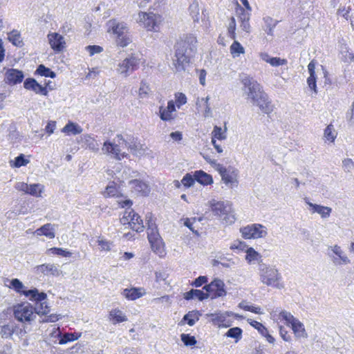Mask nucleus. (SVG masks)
Here are the masks:
<instances>
[{
    "instance_id": "nucleus-1",
    "label": "nucleus",
    "mask_w": 354,
    "mask_h": 354,
    "mask_svg": "<svg viewBox=\"0 0 354 354\" xmlns=\"http://www.w3.org/2000/svg\"><path fill=\"white\" fill-rule=\"evenodd\" d=\"M196 37L193 35H186L178 41L173 60L176 70H183L185 66L190 62L196 50Z\"/></svg>"
},
{
    "instance_id": "nucleus-2",
    "label": "nucleus",
    "mask_w": 354,
    "mask_h": 354,
    "mask_svg": "<svg viewBox=\"0 0 354 354\" xmlns=\"http://www.w3.org/2000/svg\"><path fill=\"white\" fill-rule=\"evenodd\" d=\"M259 275L261 282L268 286L281 290L284 288L282 277L279 270L270 266L262 263L259 266Z\"/></svg>"
},
{
    "instance_id": "nucleus-3",
    "label": "nucleus",
    "mask_w": 354,
    "mask_h": 354,
    "mask_svg": "<svg viewBox=\"0 0 354 354\" xmlns=\"http://www.w3.org/2000/svg\"><path fill=\"white\" fill-rule=\"evenodd\" d=\"M211 211L214 215L218 216L223 224L232 225L236 221V217L230 201H216L212 200L209 202Z\"/></svg>"
},
{
    "instance_id": "nucleus-4",
    "label": "nucleus",
    "mask_w": 354,
    "mask_h": 354,
    "mask_svg": "<svg viewBox=\"0 0 354 354\" xmlns=\"http://www.w3.org/2000/svg\"><path fill=\"white\" fill-rule=\"evenodd\" d=\"M241 82L243 85V91L245 98L253 104L265 92L261 85L246 74L241 76Z\"/></svg>"
},
{
    "instance_id": "nucleus-5",
    "label": "nucleus",
    "mask_w": 354,
    "mask_h": 354,
    "mask_svg": "<svg viewBox=\"0 0 354 354\" xmlns=\"http://www.w3.org/2000/svg\"><path fill=\"white\" fill-rule=\"evenodd\" d=\"M126 147H127V142L122 136L117 135L113 142H104L102 150L104 153L111 154L115 158L120 160L127 156L125 152L122 151Z\"/></svg>"
},
{
    "instance_id": "nucleus-6",
    "label": "nucleus",
    "mask_w": 354,
    "mask_h": 354,
    "mask_svg": "<svg viewBox=\"0 0 354 354\" xmlns=\"http://www.w3.org/2000/svg\"><path fill=\"white\" fill-rule=\"evenodd\" d=\"M24 295L30 300L36 302L34 308L35 313L38 315H47L50 312L49 306L46 303V294L39 292L36 288L25 291Z\"/></svg>"
},
{
    "instance_id": "nucleus-7",
    "label": "nucleus",
    "mask_w": 354,
    "mask_h": 354,
    "mask_svg": "<svg viewBox=\"0 0 354 354\" xmlns=\"http://www.w3.org/2000/svg\"><path fill=\"white\" fill-rule=\"evenodd\" d=\"M241 236L245 239H257L267 236V228L259 223H254L242 227L239 230Z\"/></svg>"
},
{
    "instance_id": "nucleus-8",
    "label": "nucleus",
    "mask_w": 354,
    "mask_h": 354,
    "mask_svg": "<svg viewBox=\"0 0 354 354\" xmlns=\"http://www.w3.org/2000/svg\"><path fill=\"white\" fill-rule=\"evenodd\" d=\"M137 21L147 30L156 32L162 21V17L153 12H140Z\"/></svg>"
},
{
    "instance_id": "nucleus-9",
    "label": "nucleus",
    "mask_w": 354,
    "mask_h": 354,
    "mask_svg": "<svg viewBox=\"0 0 354 354\" xmlns=\"http://www.w3.org/2000/svg\"><path fill=\"white\" fill-rule=\"evenodd\" d=\"M120 223L123 225H129L133 230L137 232H142L145 227L140 216L132 209L124 212L123 216L120 218Z\"/></svg>"
},
{
    "instance_id": "nucleus-10",
    "label": "nucleus",
    "mask_w": 354,
    "mask_h": 354,
    "mask_svg": "<svg viewBox=\"0 0 354 354\" xmlns=\"http://www.w3.org/2000/svg\"><path fill=\"white\" fill-rule=\"evenodd\" d=\"M34 308L29 304H23L15 307V317L21 322H30L35 317Z\"/></svg>"
},
{
    "instance_id": "nucleus-11",
    "label": "nucleus",
    "mask_w": 354,
    "mask_h": 354,
    "mask_svg": "<svg viewBox=\"0 0 354 354\" xmlns=\"http://www.w3.org/2000/svg\"><path fill=\"white\" fill-rule=\"evenodd\" d=\"M211 299H216L218 297H223L226 295L224 282L219 279H214L209 284H207L203 288Z\"/></svg>"
},
{
    "instance_id": "nucleus-12",
    "label": "nucleus",
    "mask_w": 354,
    "mask_h": 354,
    "mask_svg": "<svg viewBox=\"0 0 354 354\" xmlns=\"http://www.w3.org/2000/svg\"><path fill=\"white\" fill-rule=\"evenodd\" d=\"M232 315L233 313L229 311H216L214 313L206 314V317L210 318V321L213 324L217 325L218 327L227 328L232 325V322L230 317Z\"/></svg>"
},
{
    "instance_id": "nucleus-13",
    "label": "nucleus",
    "mask_w": 354,
    "mask_h": 354,
    "mask_svg": "<svg viewBox=\"0 0 354 354\" xmlns=\"http://www.w3.org/2000/svg\"><path fill=\"white\" fill-rule=\"evenodd\" d=\"M139 64V59L135 56L127 57L118 64L116 71L118 73L127 77L135 71Z\"/></svg>"
},
{
    "instance_id": "nucleus-14",
    "label": "nucleus",
    "mask_w": 354,
    "mask_h": 354,
    "mask_svg": "<svg viewBox=\"0 0 354 354\" xmlns=\"http://www.w3.org/2000/svg\"><path fill=\"white\" fill-rule=\"evenodd\" d=\"M216 170L221 174L222 180L227 186L230 187L236 186L237 171L236 170L233 169H226L222 165H217Z\"/></svg>"
},
{
    "instance_id": "nucleus-15",
    "label": "nucleus",
    "mask_w": 354,
    "mask_h": 354,
    "mask_svg": "<svg viewBox=\"0 0 354 354\" xmlns=\"http://www.w3.org/2000/svg\"><path fill=\"white\" fill-rule=\"evenodd\" d=\"M48 39L50 47L56 52H61L65 48V39L59 33H49L48 35Z\"/></svg>"
},
{
    "instance_id": "nucleus-16",
    "label": "nucleus",
    "mask_w": 354,
    "mask_h": 354,
    "mask_svg": "<svg viewBox=\"0 0 354 354\" xmlns=\"http://www.w3.org/2000/svg\"><path fill=\"white\" fill-rule=\"evenodd\" d=\"M252 104L258 106L261 112L265 114H270L274 109L272 102L266 93L260 95Z\"/></svg>"
},
{
    "instance_id": "nucleus-17",
    "label": "nucleus",
    "mask_w": 354,
    "mask_h": 354,
    "mask_svg": "<svg viewBox=\"0 0 354 354\" xmlns=\"http://www.w3.org/2000/svg\"><path fill=\"white\" fill-rule=\"evenodd\" d=\"M35 272L38 274L52 275L58 277L62 274V271L57 265L53 263H46L37 266L35 268Z\"/></svg>"
},
{
    "instance_id": "nucleus-18",
    "label": "nucleus",
    "mask_w": 354,
    "mask_h": 354,
    "mask_svg": "<svg viewBox=\"0 0 354 354\" xmlns=\"http://www.w3.org/2000/svg\"><path fill=\"white\" fill-rule=\"evenodd\" d=\"M176 112L175 104L173 100L167 102V107L162 106L159 108V115L163 121H170L175 118L174 113Z\"/></svg>"
},
{
    "instance_id": "nucleus-19",
    "label": "nucleus",
    "mask_w": 354,
    "mask_h": 354,
    "mask_svg": "<svg viewBox=\"0 0 354 354\" xmlns=\"http://www.w3.org/2000/svg\"><path fill=\"white\" fill-rule=\"evenodd\" d=\"M24 86L26 89L32 91L37 94H41L45 96L48 95L46 86H41L35 79H26L24 83Z\"/></svg>"
},
{
    "instance_id": "nucleus-20",
    "label": "nucleus",
    "mask_w": 354,
    "mask_h": 354,
    "mask_svg": "<svg viewBox=\"0 0 354 354\" xmlns=\"http://www.w3.org/2000/svg\"><path fill=\"white\" fill-rule=\"evenodd\" d=\"M108 32L113 33L115 38L119 37V35H124L128 32V28L124 23H120L116 20H110L108 22Z\"/></svg>"
},
{
    "instance_id": "nucleus-21",
    "label": "nucleus",
    "mask_w": 354,
    "mask_h": 354,
    "mask_svg": "<svg viewBox=\"0 0 354 354\" xmlns=\"http://www.w3.org/2000/svg\"><path fill=\"white\" fill-rule=\"evenodd\" d=\"M306 203L309 206L310 211L312 214L317 213L323 219H326L330 217V213L332 212V209L330 207L313 203L308 201H306Z\"/></svg>"
},
{
    "instance_id": "nucleus-22",
    "label": "nucleus",
    "mask_w": 354,
    "mask_h": 354,
    "mask_svg": "<svg viewBox=\"0 0 354 354\" xmlns=\"http://www.w3.org/2000/svg\"><path fill=\"white\" fill-rule=\"evenodd\" d=\"M22 71L15 68H10L6 73V81L8 84L15 85L21 83L24 79Z\"/></svg>"
},
{
    "instance_id": "nucleus-23",
    "label": "nucleus",
    "mask_w": 354,
    "mask_h": 354,
    "mask_svg": "<svg viewBox=\"0 0 354 354\" xmlns=\"http://www.w3.org/2000/svg\"><path fill=\"white\" fill-rule=\"evenodd\" d=\"M129 185L132 192L140 193L142 195L146 196L150 192L149 185L146 183L138 179L129 180Z\"/></svg>"
},
{
    "instance_id": "nucleus-24",
    "label": "nucleus",
    "mask_w": 354,
    "mask_h": 354,
    "mask_svg": "<svg viewBox=\"0 0 354 354\" xmlns=\"http://www.w3.org/2000/svg\"><path fill=\"white\" fill-rule=\"evenodd\" d=\"M121 294L127 299L134 301L143 297L146 292L143 288H131L124 289Z\"/></svg>"
},
{
    "instance_id": "nucleus-25",
    "label": "nucleus",
    "mask_w": 354,
    "mask_h": 354,
    "mask_svg": "<svg viewBox=\"0 0 354 354\" xmlns=\"http://www.w3.org/2000/svg\"><path fill=\"white\" fill-rule=\"evenodd\" d=\"M330 249L333 251V252L337 256V257H334L333 261L335 264L337 265H342V264H348L350 263L351 261L348 258V257L345 254L344 251L342 250L341 247L335 245L334 246L330 247Z\"/></svg>"
},
{
    "instance_id": "nucleus-26",
    "label": "nucleus",
    "mask_w": 354,
    "mask_h": 354,
    "mask_svg": "<svg viewBox=\"0 0 354 354\" xmlns=\"http://www.w3.org/2000/svg\"><path fill=\"white\" fill-rule=\"evenodd\" d=\"M108 318L113 324L124 322L128 320L125 314L119 308L112 309L109 313Z\"/></svg>"
},
{
    "instance_id": "nucleus-27",
    "label": "nucleus",
    "mask_w": 354,
    "mask_h": 354,
    "mask_svg": "<svg viewBox=\"0 0 354 354\" xmlns=\"http://www.w3.org/2000/svg\"><path fill=\"white\" fill-rule=\"evenodd\" d=\"M35 234L37 236L44 235L48 239H53L55 236L54 225H52L51 223H46L37 229Z\"/></svg>"
},
{
    "instance_id": "nucleus-28",
    "label": "nucleus",
    "mask_w": 354,
    "mask_h": 354,
    "mask_svg": "<svg viewBox=\"0 0 354 354\" xmlns=\"http://www.w3.org/2000/svg\"><path fill=\"white\" fill-rule=\"evenodd\" d=\"M147 232L149 241L161 238L157 226L151 217L147 221Z\"/></svg>"
},
{
    "instance_id": "nucleus-29",
    "label": "nucleus",
    "mask_w": 354,
    "mask_h": 354,
    "mask_svg": "<svg viewBox=\"0 0 354 354\" xmlns=\"http://www.w3.org/2000/svg\"><path fill=\"white\" fill-rule=\"evenodd\" d=\"M290 326L297 337L306 338L308 337V334L305 330L304 325L298 319L295 320Z\"/></svg>"
},
{
    "instance_id": "nucleus-30",
    "label": "nucleus",
    "mask_w": 354,
    "mask_h": 354,
    "mask_svg": "<svg viewBox=\"0 0 354 354\" xmlns=\"http://www.w3.org/2000/svg\"><path fill=\"white\" fill-rule=\"evenodd\" d=\"M272 317L274 321L281 319L284 320L288 326H290L297 319L290 312L284 310H281L278 315L276 313L272 314Z\"/></svg>"
},
{
    "instance_id": "nucleus-31",
    "label": "nucleus",
    "mask_w": 354,
    "mask_h": 354,
    "mask_svg": "<svg viewBox=\"0 0 354 354\" xmlns=\"http://www.w3.org/2000/svg\"><path fill=\"white\" fill-rule=\"evenodd\" d=\"M82 131V128L79 124L73 122H68L62 129V131L67 135H77Z\"/></svg>"
},
{
    "instance_id": "nucleus-32",
    "label": "nucleus",
    "mask_w": 354,
    "mask_h": 354,
    "mask_svg": "<svg viewBox=\"0 0 354 354\" xmlns=\"http://www.w3.org/2000/svg\"><path fill=\"white\" fill-rule=\"evenodd\" d=\"M194 177L196 181L203 185H210L213 183L212 177L201 170L195 171Z\"/></svg>"
},
{
    "instance_id": "nucleus-33",
    "label": "nucleus",
    "mask_w": 354,
    "mask_h": 354,
    "mask_svg": "<svg viewBox=\"0 0 354 354\" xmlns=\"http://www.w3.org/2000/svg\"><path fill=\"white\" fill-rule=\"evenodd\" d=\"M130 152L137 157H142L147 153V147L140 143H134L127 146Z\"/></svg>"
},
{
    "instance_id": "nucleus-34",
    "label": "nucleus",
    "mask_w": 354,
    "mask_h": 354,
    "mask_svg": "<svg viewBox=\"0 0 354 354\" xmlns=\"http://www.w3.org/2000/svg\"><path fill=\"white\" fill-rule=\"evenodd\" d=\"M44 190V186L39 183H34L28 185L27 194L35 197H41Z\"/></svg>"
},
{
    "instance_id": "nucleus-35",
    "label": "nucleus",
    "mask_w": 354,
    "mask_h": 354,
    "mask_svg": "<svg viewBox=\"0 0 354 354\" xmlns=\"http://www.w3.org/2000/svg\"><path fill=\"white\" fill-rule=\"evenodd\" d=\"M230 51L232 57L236 58L245 53V48L239 41L234 40L230 47Z\"/></svg>"
},
{
    "instance_id": "nucleus-36",
    "label": "nucleus",
    "mask_w": 354,
    "mask_h": 354,
    "mask_svg": "<svg viewBox=\"0 0 354 354\" xmlns=\"http://www.w3.org/2000/svg\"><path fill=\"white\" fill-rule=\"evenodd\" d=\"M152 250L159 256L165 253L164 243L161 238L149 241Z\"/></svg>"
},
{
    "instance_id": "nucleus-37",
    "label": "nucleus",
    "mask_w": 354,
    "mask_h": 354,
    "mask_svg": "<svg viewBox=\"0 0 354 354\" xmlns=\"http://www.w3.org/2000/svg\"><path fill=\"white\" fill-rule=\"evenodd\" d=\"M201 315L198 310L189 311L184 315L183 320L186 321L189 326H192L198 321Z\"/></svg>"
},
{
    "instance_id": "nucleus-38",
    "label": "nucleus",
    "mask_w": 354,
    "mask_h": 354,
    "mask_svg": "<svg viewBox=\"0 0 354 354\" xmlns=\"http://www.w3.org/2000/svg\"><path fill=\"white\" fill-rule=\"evenodd\" d=\"M104 194L109 197H119L121 196L118 187L113 182L107 185Z\"/></svg>"
},
{
    "instance_id": "nucleus-39",
    "label": "nucleus",
    "mask_w": 354,
    "mask_h": 354,
    "mask_svg": "<svg viewBox=\"0 0 354 354\" xmlns=\"http://www.w3.org/2000/svg\"><path fill=\"white\" fill-rule=\"evenodd\" d=\"M8 40L16 46H21L23 44L20 33L17 30H12L8 34Z\"/></svg>"
},
{
    "instance_id": "nucleus-40",
    "label": "nucleus",
    "mask_w": 354,
    "mask_h": 354,
    "mask_svg": "<svg viewBox=\"0 0 354 354\" xmlns=\"http://www.w3.org/2000/svg\"><path fill=\"white\" fill-rule=\"evenodd\" d=\"M150 93L151 88L149 84L146 81L142 80L140 83V86L138 91L139 97L142 99L147 98L149 97Z\"/></svg>"
},
{
    "instance_id": "nucleus-41",
    "label": "nucleus",
    "mask_w": 354,
    "mask_h": 354,
    "mask_svg": "<svg viewBox=\"0 0 354 354\" xmlns=\"http://www.w3.org/2000/svg\"><path fill=\"white\" fill-rule=\"evenodd\" d=\"M117 174H118V176H116V178L120 181H124L129 178L137 176L138 173L136 171L126 167L124 169L121 176H120V172H118Z\"/></svg>"
},
{
    "instance_id": "nucleus-42",
    "label": "nucleus",
    "mask_w": 354,
    "mask_h": 354,
    "mask_svg": "<svg viewBox=\"0 0 354 354\" xmlns=\"http://www.w3.org/2000/svg\"><path fill=\"white\" fill-rule=\"evenodd\" d=\"M226 131V127H225L224 129H222L221 127L215 126L212 132V136H213L214 138H216L220 140H225L227 138Z\"/></svg>"
},
{
    "instance_id": "nucleus-43",
    "label": "nucleus",
    "mask_w": 354,
    "mask_h": 354,
    "mask_svg": "<svg viewBox=\"0 0 354 354\" xmlns=\"http://www.w3.org/2000/svg\"><path fill=\"white\" fill-rule=\"evenodd\" d=\"M30 162V160L25 158L24 154L21 153L19 156L15 158L14 161H10V164L11 167H21L22 166H26Z\"/></svg>"
},
{
    "instance_id": "nucleus-44",
    "label": "nucleus",
    "mask_w": 354,
    "mask_h": 354,
    "mask_svg": "<svg viewBox=\"0 0 354 354\" xmlns=\"http://www.w3.org/2000/svg\"><path fill=\"white\" fill-rule=\"evenodd\" d=\"M115 41L118 46L120 47H126L132 41V39L129 35V32H127L122 35H119V37L115 38Z\"/></svg>"
},
{
    "instance_id": "nucleus-45",
    "label": "nucleus",
    "mask_w": 354,
    "mask_h": 354,
    "mask_svg": "<svg viewBox=\"0 0 354 354\" xmlns=\"http://www.w3.org/2000/svg\"><path fill=\"white\" fill-rule=\"evenodd\" d=\"M260 257L261 255L254 248H249L246 250L245 259L249 263L257 261Z\"/></svg>"
},
{
    "instance_id": "nucleus-46",
    "label": "nucleus",
    "mask_w": 354,
    "mask_h": 354,
    "mask_svg": "<svg viewBox=\"0 0 354 354\" xmlns=\"http://www.w3.org/2000/svg\"><path fill=\"white\" fill-rule=\"evenodd\" d=\"M37 73L44 77H55V73L52 71L50 68H46L44 65L40 64L37 71Z\"/></svg>"
},
{
    "instance_id": "nucleus-47",
    "label": "nucleus",
    "mask_w": 354,
    "mask_h": 354,
    "mask_svg": "<svg viewBox=\"0 0 354 354\" xmlns=\"http://www.w3.org/2000/svg\"><path fill=\"white\" fill-rule=\"evenodd\" d=\"M10 287L12 288L16 292H17L19 293L24 294V292L26 291L24 290V284L18 279H12L10 281Z\"/></svg>"
},
{
    "instance_id": "nucleus-48",
    "label": "nucleus",
    "mask_w": 354,
    "mask_h": 354,
    "mask_svg": "<svg viewBox=\"0 0 354 354\" xmlns=\"http://www.w3.org/2000/svg\"><path fill=\"white\" fill-rule=\"evenodd\" d=\"M187 97L184 93L180 92L175 93L174 104H176V106L178 109H180L181 106L187 103Z\"/></svg>"
},
{
    "instance_id": "nucleus-49",
    "label": "nucleus",
    "mask_w": 354,
    "mask_h": 354,
    "mask_svg": "<svg viewBox=\"0 0 354 354\" xmlns=\"http://www.w3.org/2000/svg\"><path fill=\"white\" fill-rule=\"evenodd\" d=\"M236 21L234 17L230 18L228 26H227V32L230 38L235 39L236 38Z\"/></svg>"
},
{
    "instance_id": "nucleus-50",
    "label": "nucleus",
    "mask_w": 354,
    "mask_h": 354,
    "mask_svg": "<svg viewBox=\"0 0 354 354\" xmlns=\"http://www.w3.org/2000/svg\"><path fill=\"white\" fill-rule=\"evenodd\" d=\"M242 330L239 327H234L229 329L226 333V335L229 337L240 339L241 337Z\"/></svg>"
},
{
    "instance_id": "nucleus-51",
    "label": "nucleus",
    "mask_w": 354,
    "mask_h": 354,
    "mask_svg": "<svg viewBox=\"0 0 354 354\" xmlns=\"http://www.w3.org/2000/svg\"><path fill=\"white\" fill-rule=\"evenodd\" d=\"M77 339V337L74 333H65L62 336H60L59 343L60 344H64L69 342L75 341Z\"/></svg>"
},
{
    "instance_id": "nucleus-52",
    "label": "nucleus",
    "mask_w": 354,
    "mask_h": 354,
    "mask_svg": "<svg viewBox=\"0 0 354 354\" xmlns=\"http://www.w3.org/2000/svg\"><path fill=\"white\" fill-rule=\"evenodd\" d=\"M196 181L194 175L192 176L190 174H187L181 180L182 184L187 187L192 186Z\"/></svg>"
},
{
    "instance_id": "nucleus-53",
    "label": "nucleus",
    "mask_w": 354,
    "mask_h": 354,
    "mask_svg": "<svg viewBox=\"0 0 354 354\" xmlns=\"http://www.w3.org/2000/svg\"><path fill=\"white\" fill-rule=\"evenodd\" d=\"M181 340L186 346H194L196 344V340L194 336H191L189 334H182Z\"/></svg>"
},
{
    "instance_id": "nucleus-54",
    "label": "nucleus",
    "mask_w": 354,
    "mask_h": 354,
    "mask_svg": "<svg viewBox=\"0 0 354 354\" xmlns=\"http://www.w3.org/2000/svg\"><path fill=\"white\" fill-rule=\"evenodd\" d=\"M209 97L207 96L206 97H203L201 98V102L203 103L204 104V112H203V116L205 118H208V117H210L212 115V111H211V108H210V106L209 104Z\"/></svg>"
},
{
    "instance_id": "nucleus-55",
    "label": "nucleus",
    "mask_w": 354,
    "mask_h": 354,
    "mask_svg": "<svg viewBox=\"0 0 354 354\" xmlns=\"http://www.w3.org/2000/svg\"><path fill=\"white\" fill-rule=\"evenodd\" d=\"M324 137L327 140L330 142H333L336 138V133L330 125L325 129Z\"/></svg>"
},
{
    "instance_id": "nucleus-56",
    "label": "nucleus",
    "mask_w": 354,
    "mask_h": 354,
    "mask_svg": "<svg viewBox=\"0 0 354 354\" xmlns=\"http://www.w3.org/2000/svg\"><path fill=\"white\" fill-rule=\"evenodd\" d=\"M85 49L89 53L90 56L100 53L103 51V48L97 45L87 46Z\"/></svg>"
},
{
    "instance_id": "nucleus-57",
    "label": "nucleus",
    "mask_w": 354,
    "mask_h": 354,
    "mask_svg": "<svg viewBox=\"0 0 354 354\" xmlns=\"http://www.w3.org/2000/svg\"><path fill=\"white\" fill-rule=\"evenodd\" d=\"M248 322L252 326L256 328L261 335L266 333L267 328H266L261 323L252 319H248Z\"/></svg>"
},
{
    "instance_id": "nucleus-58",
    "label": "nucleus",
    "mask_w": 354,
    "mask_h": 354,
    "mask_svg": "<svg viewBox=\"0 0 354 354\" xmlns=\"http://www.w3.org/2000/svg\"><path fill=\"white\" fill-rule=\"evenodd\" d=\"M50 250L53 254L62 257H71L72 254L71 252L59 248H52L50 249Z\"/></svg>"
},
{
    "instance_id": "nucleus-59",
    "label": "nucleus",
    "mask_w": 354,
    "mask_h": 354,
    "mask_svg": "<svg viewBox=\"0 0 354 354\" xmlns=\"http://www.w3.org/2000/svg\"><path fill=\"white\" fill-rule=\"evenodd\" d=\"M316 82H317L316 76L308 77L307 79L308 86L312 91H313L315 94L317 93Z\"/></svg>"
},
{
    "instance_id": "nucleus-60",
    "label": "nucleus",
    "mask_w": 354,
    "mask_h": 354,
    "mask_svg": "<svg viewBox=\"0 0 354 354\" xmlns=\"http://www.w3.org/2000/svg\"><path fill=\"white\" fill-rule=\"evenodd\" d=\"M268 63L272 66H279L286 64L287 61L280 57H271Z\"/></svg>"
},
{
    "instance_id": "nucleus-61",
    "label": "nucleus",
    "mask_w": 354,
    "mask_h": 354,
    "mask_svg": "<svg viewBox=\"0 0 354 354\" xmlns=\"http://www.w3.org/2000/svg\"><path fill=\"white\" fill-rule=\"evenodd\" d=\"M97 243L100 246L102 250L110 251L111 248V243L105 239H99Z\"/></svg>"
},
{
    "instance_id": "nucleus-62",
    "label": "nucleus",
    "mask_w": 354,
    "mask_h": 354,
    "mask_svg": "<svg viewBox=\"0 0 354 354\" xmlns=\"http://www.w3.org/2000/svg\"><path fill=\"white\" fill-rule=\"evenodd\" d=\"M342 164L344 169L347 172H350L354 169V162L350 158L344 159Z\"/></svg>"
},
{
    "instance_id": "nucleus-63",
    "label": "nucleus",
    "mask_w": 354,
    "mask_h": 354,
    "mask_svg": "<svg viewBox=\"0 0 354 354\" xmlns=\"http://www.w3.org/2000/svg\"><path fill=\"white\" fill-rule=\"evenodd\" d=\"M279 334L281 338L286 342H290L291 340V336L288 334V331L284 328L283 326H279Z\"/></svg>"
},
{
    "instance_id": "nucleus-64",
    "label": "nucleus",
    "mask_w": 354,
    "mask_h": 354,
    "mask_svg": "<svg viewBox=\"0 0 354 354\" xmlns=\"http://www.w3.org/2000/svg\"><path fill=\"white\" fill-rule=\"evenodd\" d=\"M153 302H154L155 304H166L168 306H169L171 304V300L169 296L165 295L161 297L153 299Z\"/></svg>"
}]
</instances>
